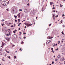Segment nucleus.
<instances>
[{"instance_id": "nucleus-55", "label": "nucleus", "mask_w": 65, "mask_h": 65, "mask_svg": "<svg viewBox=\"0 0 65 65\" xmlns=\"http://www.w3.org/2000/svg\"><path fill=\"white\" fill-rule=\"evenodd\" d=\"M2 61H5L4 60V59H2Z\"/></svg>"}, {"instance_id": "nucleus-4", "label": "nucleus", "mask_w": 65, "mask_h": 65, "mask_svg": "<svg viewBox=\"0 0 65 65\" xmlns=\"http://www.w3.org/2000/svg\"><path fill=\"white\" fill-rule=\"evenodd\" d=\"M24 24H25L27 26V27H29V26H32V24H26V23H24Z\"/></svg>"}, {"instance_id": "nucleus-56", "label": "nucleus", "mask_w": 65, "mask_h": 65, "mask_svg": "<svg viewBox=\"0 0 65 65\" xmlns=\"http://www.w3.org/2000/svg\"><path fill=\"white\" fill-rule=\"evenodd\" d=\"M55 56L54 55V58H55Z\"/></svg>"}, {"instance_id": "nucleus-11", "label": "nucleus", "mask_w": 65, "mask_h": 65, "mask_svg": "<svg viewBox=\"0 0 65 65\" xmlns=\"http://www.w3.org/2000/svg\"><path fill=\"white\" fill-rule=\"evenodd\" d=\"M60 7H63V5H61V4H60Z\"/></svg>"}, {"instance_id": "nucleus-19", "label": "nucleus", "mask_w": 65, "mask_h": 65, "mask_svg": "<svg viewBox=\"0 0 65 65\" xmlns=\"http://www.w3.org/2000/svg\"><path fill=\"white\" fill-rule=\"evenodd\" d=\"M46 44H48V43H47V42H48V41H46Z\"/></svg>"}, {"instance_id": "nucleus-60", "label": "nucleus", "mask_w": 65, "mask_h": 65, "mask_svg": "<svg viewBox=\"0 0 65 65\" xmlns=\"http://www.w3.org/2000/svg\"><path fill=\"white\" fill-rule=\"evenodd\" d=\"M19 30H20V28H19Z\"/></svg>"}, {"instance_id": "nucleus-1", "label": "nucleus", "mask_w": 65, "mask_h": 65, "mask_svg": "<svg viewBox=\"0 0 65 65\" xmlns=\"http://www.w3.org/2000/svg\"><path fill=\"white\" fill-rule=\"evenodd\" d=\"M1 4L3 6H7V3L6 1H3L2 2Z\"/></svg>"}, {"instance_id": "nucleus-38", "label": "nucleus", "mask_w": 65, "mask_h": 65, "mask_svg": "<svg viewBox=\"0 0 65 65\" xmlns=\"http://www.w3.org/2000/svg\"><path fill=\"white\" fill-rule=\"evenodd\" d=\"M14 59H15V58H16V56H14Z\"/></svg>"}, {"instance_id": "nucleus-13", "label": "nucleus", "mask_w": 65, "mask_h": 65, "mask_svg": "<svg viewBox=\"0 0 65 65\" xmlns=\"http://www.w3.org/2000/svg\"><path fill=\"white\" fill-rule=\"evenodd\" d=\"M53 8H52V9H55V7H53Z\"/></svg>"}, {"instance_id": "nucleus-8", "label": "nucleus", "mask_w": 65, "mask_h": 65, "mask_svg": "<svg viewBox=\"0 0 65 65\" xmlns=\"http://www.w3.org/2000/svg\"><path fill=\"white\" fill-rule=\"evenodd\" d=\"M53 3L51 2H50V5H52V4H53Z\"/></svg>"}, {"instance_id": "nucleus-50", "label": "nucleus", "mask_w": 65, "mask_h": 65, "mask_svg": "<svg viewBox=\"0 0 65 65\" xmlns=\"http://www.w3.org/2000/svg\"><path fill=\"white\" fill-rule=\"evenodd\" d=\"M13 25H12L11 26V27L12 28V27H13Z\"/></svg>"}, {"instance_id": "nucleus-54", "label": "nucleus", "mask_w": 65, "mask_h": 65, "mask_svg": "<svg viewBox=\"0 0 65 65\" xmlns=\"http://www.w3.org/2000/svg\"><path fill=\"white\" fill-rule=\"evenodd\" d=\"M27 27V26H25V28H26V27Z\"/></svg>"}, {"instance_id": "nucleus-20", "label": "nucleus", "mask_w": 65, "mask_h": 65, "mask_svg": "<svg viewBox=\"0 0 65 65\" xmlns=\"http://www.w3.org/2000/svg\"><path fill=\"white\" fill-rule=\"evenodd\" d=\"M54 64V61H52V64Z\"/></svg>"}, {"instance_id": "nucleus-26", "label": "nucleus", "mask_w": 65, "mask_h": 65, "mask_svg": "<svg viewBox=\"0 0 65 65\" xmlns=\"http://www.w3.org/2000/svg\"><path fill=\"white\" fill-rule=\"evenodd\" d=\"M51 25H52V24H50L49 25V27H50V26H51Z\"/></svg>"}, {"instance_id": "nucleus-48", "label": "nucleus", "mask_w": 65, "mask_h": 65, "mask_svg": "<svg viewBox=\"0 0 65 65\" xmlns=\"http://www.w3.org/2000/svg\"><path fill=\"white\" fill-rule=\"evenodd\" d=\"M2 26H3L4 25V24H2Z\"/></svg>"}, {"instance_id": "nucleus-28", "label": "nucleus", "mask_w": 65, "mask_h": 65, "mask_svg": "<svg viewBox=\"0 0 65 65\" xmlns=\"http://www.w3.org/2000/svg\"><path fill=\"white\" fill-rule=\"evenodd\" d=\"M19 11H22V9H19Z\"/></svg>"}, {"instance_id": "nucleus-32", "label": "nucleus", "mask_w": 65, "mask_h": 65, "mask_svg": "<svg viewBox=\"0 0 65 65\" xmlns=\"http://www.w3.org/2000/svg\"><path fill=\"white\" fill-rule=\"evenodd\" d=\"M6 52L7 53H9V51H6Z\"/></svg>"}, {"instance_id": "nucleus-34", "label": "nucleus", "mask_w": 65, "mask_h": 65, "mask_svg": "<svg viewBox=\"0 0 65 65\" xmlns=\"http://www.w3.org/2000/svg\"><path fill=\"white\" fill-rule=\"evenodd\" d=\"M62 26H63V27H65V25H63Z\"/></svg>"}, {"instance_id": "nucleus-40", "label": "nucleus", "mask_w": 65, "mask_h": 65, "mask_svg": "<svg viewBox=\"0 0 65 65\" xmlns=\"http://www.w3.org/2000/svg\"><path fill=\"white\" fill-rule=\"evenodd\" d=\"M19 50H20V51H22V48H20V49H19Z\"/></svg>"}, {"instance_id": "nucleus-7", "label": "nucleus", "mask_w": 65, "mask_h": 65, "mask_svg": "<svg viewBox=\"0 0 65 65\" xmlns=\"http://www.w3.org/2000/svg\"><path fill=\"white\" fill-rule=\"evenodd\" d=\"M25 0V1L26 2H29V0Z\"/></svg>"}, {"instance_id": "nucleus-18", "label": "nucleus", "mask_w": 65, "mask_h": 65, "mask_svg": "<svg viewBox=\"0 0 65 65\" xmlns=\"http://www.w3.org/2000/svg\"><path fill=\"white\" fill-rule=\"evenodd\" d=\"M8 25H10V24H11V23H7Z\"/></svg>"}, {"instance_id": "nucleus-39", "label": "nucleus", "mask_w": 65, "mask_h": 65, "mask_svg": "<svg viewBox=\"0 0 65 65\" xmlns=\"http://www.w3.org/2000/svg\"><path fill=\"white\" fill-rule=\"evenodd\" d=\"M13 32H14V33H16V32L15 31H13Z\"/></svg>"}, {"instance_id": "nucleus-31", "label": "nucleus", "mask_w": 65, "mask_h": 65, "mask_svg": "<svg viewBox=\"0 0 65 65\" xmlns=\"http://www.w3.org/2000/svg\"><path fill=\"white\" fill-rule=\"evenodd\" d=\"M26 37H24V39H26Z\"/></svg>"}, {"instance_id": "nucleus-9", "label": "nucleus", "mask_w": 65, "mask_h": 65, "mask_svg": "<svg viewBox=\"0 0 65 65\" xmlns=\"http://www.w3.org/2000/svg\"><path fill=\"white\" fill-rule=\"evenodd\" d=\"M60 56H58L57 57V58H58V59H60Z\"/></svg>"}, {"instance_id": "nucleus-21", "label": "nucleus", "mask_w": 65, "mask_h": 65, "mask_svg": "<svg viewBox=\"0 0 65 65\" xmlns=\"http://www.w3.org/2000/svg\"><path fill=\"white\" fill-rule=\"evenodd\" d=\"M62 34H63V35H64V32H63V31L62 32Z\"/></svg>"}, {"instance_id": "nucleus-14", "label": "nucleus", "mask_w": 65, "mask_h": 65, "mask_svg": "<svg viewBox=\"0 0 65 65\" xmlns=\"http://www.w3.org/2000/svg\"><path fill=\"white\" fill-rule=\"evenodd\" d=\"M60 41H58V44H60Z\"/></svg>"}, {"instance_id": "nucleus-17", "label": "nucleus", "mask_w": 65, "mask_h": 65, "mask_svg": "<svg viewBox=\"0 0 65 65\" xmlns=\"http://www.w3.org/2000/svg\"><path fill=\"white\" fill-rule=\"evenodd\" d=\"M51 52H53V53H55V51H53V50H52V51Z\"/></svg>"}, {"instance_id": "nucleus-23", "label": "nucleus", "mask_w": 65, "mask_h": 65, "mask_svg": "<svg viewBox=\"0 0 65 65\" xmlns=\"http://www.w3.org/2000/svg\"><path fill=\"white\" fill-rule=\"evenodd\" d=\"M64 16H65V15L63 14V15H62V17H64Z\"/></svg>"}, {"instance_id": "nucleus-6", "label": "nucleus", "mask_w": 65, "mask_h": 65, "mask_svg": "<svg viewBox=\"0 0 65 65\" xmlns=\"http://www.w3.org/2000/svg\"><path fill=\"white\" fill-rule=\"evenodd\" d=\"M27 10L26 9H24V11L25 12H27Z\"/></svg>"}, {"instance_id": "nucleus-16", "label": "nucleus", "mask_w": 65, "mask_h": 65, "mask_svg": "<svg viewBox=\"0 0 65 65\" xmlns=\"http://www.w3.org/2000/svg\"><path fill=\"white\" fill-rule=\"evenodd\" d=\"M58 50H59V48H57V49H55V51H58Z\"/></svg>"}, {"instance_id": "nucleus-35", "label": "nucleus", "mask_w": 65, "mask_h": 65, "mask_svg": "<svg viewBox=\"0 0 65 65\" xmlns=\"http://www.w3.org/2000/svg\"><path fill=\"white\" fill-rule=\"evenodd\" d=\"M62 55H65V54L63 53H62Z\"/></svg>"}, {"instance_id": "nucleus-42", "label": "nucleus", "mask_w": 65, "mask_h": 65, "mask_svg": "<svg viewBox=\"0 0 65 65\" xmlns=\"http://www.w3.org/2000/svg\"><path fill=\"white\" fill-rule=\"evenodd\" d=\"M52 15H53V18H54V14H52Z\"/></svg>"}, {"instance_id": "nucleus-37", "label": "nucleus", "mask_w": 65, "mask_h": 65, "mask_svg": "<svg viewBox=\"0 0 65 65\" xmlns=\"http://www.w3.org/2000/svg\"><path fill=\"white\" fill-rule=\"evenodd\" d=\"M55 60L56 61H58V59H55Z\"/></svg>"}, {"instance_id": "nucleus-5", "label": "nucleus", "mask_w": 65, "mask_h": 65, "mask_svg": "<svg viewBox=\"0 0 65 65\" xmlns=\"http://www.w3.org/2000/svg\"><path fill=\"white\" fill-rule=\"evenodd\" d=\"M65 60V59L64 57L60 59V61H63Z\"/></svg>"}, {"instance_id": "nucleus-63", "label": "nucleus", "mask_w": 65, "mask_h": 65, "mask_svg": "<svg viewBox=\"0 0 65 65\" xmlns=\"http://www.w3.org/2000/svg\"><path fill=\"white\" fill-rule=\"evenodd\" d=\"M19 33H21V32H19Z\"/></svg>"}, {"instance_id": "nucleus-2", "label": "nucleus", "mask_w": 65, "mask_h": 65, "mask_svg": "<svg viewBox=\"0 0 65 65\" xmlns=\"http://www.w3.org/2000/svg\"><path fill=\"white\" fill-rule=\"evenodd\" d=\"M8 30L7 31V32L6 33V35L7 36H9V35H10V29H8Z\"/></svg>"}, {"instance_id": "nucleus-36", "label": "nucleus", "mask_w": 65, "mask_h": 65, "mask_svg": "<svg viewBox=\"0 0 65 65\" xmlns=\"http://www.w3.org/2000/svg\"><path fill=\"white\" fill-rule=\"evenodd\" d=\"M13 35H15V36H17V35L16 34Z\"/></svg>"}, {"instance_id": "nucleus-61", "label": "nucleus", "mask_w": 65, "mask_h": 65, "mask_svg": "<svg viewBox=\"0 0 65 65\" xmlns=\"http://www.w3.org/2000/svg\"><path fill=\"white\" fill-rule=\"evenodd\" d=\"M5 51H7V50L6 49H5Z\"/></svg>"}, {"instance_id": "nucleus-44", "label": "nucleus", "mask_w": 65, "mask_h": 65, "mask_svg": "<svg viewBox=\"0 0 65 65\" xmlns=\"http://www.w3.org/2000/svg\"><path fill=\"white\" fill-rule=\"evenodd\" d=\"M18 21H20V20H20V19H18Z\"/></svg>"}, {"instance_id": "nucleus-25", "label": "nucleus", "mask_w": 65, "mask_h": 65, "mask_svg": "<svg viewBox=\"0 0 65 65\" xmlns=\"http://www.w3.org/2000/svg\"><path fill=\"white\" fill-rule=\"evenodd\" d=\"M58 15H57L56 16H55L56 18H57L58 17Z\"/></svg>"}, {"instance_id": "nucleus-24", "label": "nucleus", "mask_w": 65, "mask_h": 65, "mask_svg": "<svg viewBox=\"0 0 65 65\" xmlns=\"http://www.w3.org/2000/svg\"><path fill=\"white\" fill-rule=\"evenodd\" d=\"M27 5H28V6H29V5H30V3H28V4H27Z\"/></svg>"}, {"instance_id": "nucleus-33", "label": "nucleus", "mask_w": 65, "mask_h": 65, "mask_svg": "<svg viewBox=\"0 0 65 65\" xmlns=\"http://www.w3.org/2000/svg\"><path fill=\"white\" fill-rule=\"evenodd\" d=\"M9 1H8L7 2V4H9Z\"/></svg>"}, {"instance_id": "nucleus-47", "label": "nucleus", "mask_w": 65, "mask_h": 65, "mask_svg": "<svg viewBox=\"0 0 65 65\" xmlns=\"http://www.w3.org/2000/svg\"><path fill=\"white\" fill-rule=\"evenodd\" d=\"M15 22H17V20L16 19L15 20Z\"/></svg>"}, {"instance_id": "nucleus-62", "label": "nucleus", "mask_w": 65, "mask_h": 65, "mask_svg": "<svg viewBox=\"0 0 65 65\" xmlns=\"http://www.w3.org/2000/svg\"><path fill=\"white\" fill-rule=\"evenodd\" d=\"M53 19L54 20H55V17L53 18Z\"/></svg>"}, {"instance_id": "nucleus-49", "label": "nucleus", "mask_w": 65, "mask_h": 65, "mask_svg": "<svg viewBox=\"0 0 65 65\" xmlns=\"http://www.w3.org/2000/svg\"><path fill=\"white\" fill-rule=\"evenodd\" d=\"M51 40L50 41H49V42H48V43H50V42H51Z\"/></svg>"}, {"instance_id": "nucleus-43", "label": "nucleus", "mask_w": 65, "mask_h": 65, "mask_svg": "<svg viewBox=\"0 0 65 65\" xmlns=\"http://www.w3.org/2000/svg\"><path fill=\"white\" fill-rule=\"evenodd\" d=\"M23 34H26V33L24 32L23 33Z\"/></svg>"}, {"instance_id": "nucleus-27", "label": "nucleus", "mask_w": 65, "mask_h": 65, "mask_svg": "<svg viewBox=\"0 0 65 65\" xmlns=\"http://www.w3.org/2000/svg\"><path fill=\"white\" fill-rule=\"evenodd\" d=\"M6 10L7 11H9V10H8V9H6Z\"/></svg>"}, {"instance_id": "nucleus-3", "label": "nucleus", "mask_w": 65, "mask_h": 65, "mask_svg": "<svg viewBox=\"0 0 65 65\" xmlns=\"http://www.w3.org/2000/svg\"><path fill=\"white\" fill-rule=\"evenodd\" d=\"M14 9L13 8H12L11 9V12L12 13H14Z\"/></svg>"}, {"instance_id": "nucleus-41", "label": "nucleus", "mask_w": 65, "mask_h": 65, "mask_svg": "<svg viewBox=\"0 0 65 65\" xmlns=\"http://www.w3.org/2000/svg\"><path fill=\"white\" fill-rule=\"evenodd\" d=\"M51 50L52 51V50H53V48H51Z\"/></svg>"}, {"instance_id": "nucleus-58", "label": "nucleus", "mask_w": 65, "mask_h": 65, "mask_svg": "<svg viewBox=\"0 0 65 65\" xmlns=\"http://www.w3.org/2000/svg\"><path fill=\"white\" fill-rule=\"evenodd\" d=\"M15 31H17V30L16 29H15L14 30Z\"/></svg>"}, {"instance_id": "nucleus-59", "label": "nucleus", "mask_w": 65, "mask_h": 65, "mask_svg": "<svg viewBox=\"0 0 65 65\" xmlns=\"http://www.w3.org/2000/svg\"><path fill=\"white\" fill-rule=\"evenodd\" d=\"M19 24H20V25H22V24L21 23H20Z\"/></svg>"}, {"instance_id": "nucleus-45", "label": "nucleus", "mask_w": 65, "mask_h": 65, "mask_svg": "<svg viewBox=\"0 0 65 65\" xmlns=\"http://www.w3.org/2000/svg\"><path fill=\"white\" fill-rule=\"evenodd\" d=\"M23 43H24V42L22 41V42H21V44H22Z\"/></svg>"}, {"instance_id": "nucleus-46", "label": "nucleus", "mask_w": 65, "mask_h": 65, "mask_svg": "<svg viewBox=\"0 0 65 65\" xmlns=\"http://www.w3.org/2000/svg\"><path fill=\"white\" fill-rule=\"evenodd\" d=\"M53 38V37H51L50 38L52 39Z\"/></svg>"}, {"instance_id": "nucleus-22", "label": "nucleus", "mask_w": 65, "mask_h": 65, "mask_svg": "<svg viewBox=\"0 0 65 65\" xmlns=\"http://www.w3.org/2000/svg\"><path fill=\"white\" fill-rule=\"evenodd\" d=\"M60 22L61 23H62V22H63V20H61Z\"/></svg>"}, {"instance_id": "nucleus-29", "label": "nucleus", "mask_w": 65, "mask_h": 65, "mask_svg": "<svg viewBox=\"0 0 65 65\" xmlns=\"http://www.w3.org/2000/svg\"><path fill=\"white\" fill-rule=\"evenodd\" d=\"M58 56H60V54H58Z\"/></svg>"}, {"instance_id": "nucleus-52", "label": "nucleus", "mask_w": 65, "mask_h": 65, "mask_svg": "<svg viewBox=\"0 0 65 65\" xmlns=\"http://www.w3.org/2000/svg\"><path fill=\"white\" fill-rule=\"evenodd\" d=\"M56 46H57V45H58V44H56Z\"/></svg>"}, {"instance_id": "nucleus-53", "label": "nucleus", "mask_w": 65, "mask_h": 65, "mask_svg": "<svg viewBox=\"0 0 65 65\" xmlns=\"http://www.w3.org/2000/svg\"><path fill=\"white\" fill-rule=\"evenodd\" d=\"M20 23H19V24H18V26H20Z\"/></svg>"}, {"instance_id": "nucleus-30", "label": "nucleus", "mask_w": 65, "mask_h": 65, "mask_svg": "<svg viewBox=\"0 0 65 65\" xmlns=\"http://www.w3.org/2000/svg\"><path fill=\"white\" fill-rule=\"evenodd\" d=\"M52 11L53 12H55L56 11H55L54 10Z\"/></svg>"}, {"instance_id": "nucleus-57", "label": "nucleus", "mask_w": 65, "mask_h": 65, "mask_svg": "<svg viewBox=\"0 0 65 65\" xmlns=\"http://www.w3.org/2000/svg\"><path fill=\"white\" fill-rule=\"evenodd\" d=\"M19 38L20 39H21V37H19Z\"/></svg>"}, {"instance_id": "nucleus-64", "label": "nucleus", "mask_w": 65, "mask_h": 65, "mask_svg": "<svg viewBox=\"0 0 65 65\" xmlns=\"http://www.w3.org/2000/svg\"><path fill=\"white\" fill-rule=\"evenodd\" d=\"M64 64H65V61L64 62Z\"/></svg>"}, {"instance_id": "nucleus-12", "label": "nucleus", "mask_w": 65, "mask_h": 65, "mask_svg": "<svg viewBox=\"0 0 65 65\" xmlns=\"http://www.w3.org/2000/svg\"><path fill=\"white\" fill-rule=\"evenodd\" d=\"M7 58H9V59H10V56H8Z\"/></svg>"}, {"instance_id": "nucleus-15", "label": "nucleus", "mask_w": 65, "mask_h": 65, "mask_svg": "<svg viewBox=\"0 0 65 65\" xmlns=\"http://www.w3.org/2000/svg\"><path fill=\"white\" fill-rule=\"evenodd\" d=\"M4 45V43H2V46H3Z\"/></svg>"}, {"instance_id": "nucleus-51", "label": "nucleus", "mask_w": 65, "mask_h": 65, "mask_svg": "<svg viewBox=\"0 0 65 65\" xmlns=\"http://www.w3.org/2000/svg\"><path fill=\"white\" fill-rule=\"evenodd\" d=\"M17 16H15V19H17Z\"/></svg>"}, {"instance_id": "nucleus-10", "label": "nucleus", "mask_w": 65, "mask_h": 65, "mask_svg": "<svg viewBox=\"0 0 65 65\" xmlns=\"http://www.w3.org/2000/svg\"><path fill=\"white\" fill-rule=\"evenodd\" d=\"M48 39V38H49V39H50L51 38V37H50V36H49V37H47Z\"/></svg>"}]
</instances>
